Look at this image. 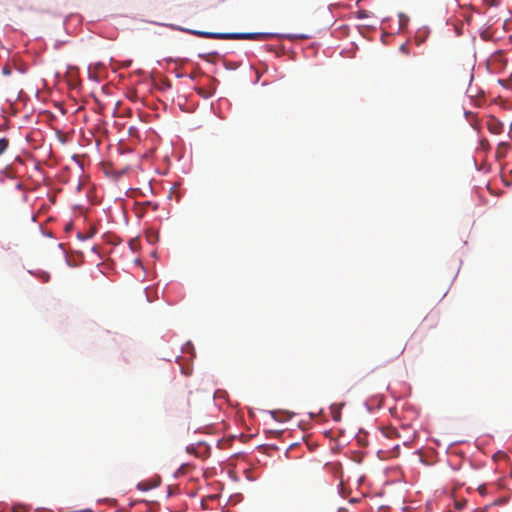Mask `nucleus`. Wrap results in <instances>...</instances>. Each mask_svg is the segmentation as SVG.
<instances>
[{"instance_id": "nucleus-1", "label": "nucleus", "mask_w": 512, "mask_h": 512, "mask_svg": "<svg viewBox=\"0 0 512 512\" xmlns=\"http://www.w3.org/2000/svg\"><path fill=\"white\" fill-rule=\"evenodd\" d=\"M194 35L209 39H222V40H257L264 41L273 36L271 33H219V32H206V31H192Z\"/></svg>"}, {"instance_id": "nucleus-2", "label": "nucleus", "mask_w": 512, "mask_h": 512, "mask_svg": "<svg viewBox=\"0 0 512 512\" xmlns=\"http://www.w3.org/2000/svg\"><path fill=\"white\" fill-rule=\"evenodd\" d=\"M192 392H189L187 396L181 398L178 402V407L182 412H188L191 408Z\"/></svg>"}, {"instance_id": "nucleus-3", "label": "nucleus", "mask_w": 512, "mask_h": 512, "mask_svg": "<svg viewBox=\"0 0 512 512\" xmlns=\"http://www.w3.org/2000/svg\"><path fill=\"white\" fill-rule=\"evenodd\" d=\"M383 434L385 435V437L387 438H393V437H396L398 436V432L395 428L393 427H387L383 430Z\"/></svg>"}, {"instance_id": "nucleus-4", "label": "nucleus", "mask_w": 512, "mask_h": 512, "mask_svg": "<svg viewBox=\"0 0 512 512\" xmlns=\"http://www.w3.org/2000/svg\"><path fill=\"white\" fill-rule=\"evenodd\" d=\"M343 406V404L339 407L336 408V406H332L331 409H332V417L335 421H340L341 420V412H340V409L341 407Z\"/></svg>"}, {"instance_id": "nucleus-5", "label": "nucleus", "mask_w": 512, "mask_h": 512, "mask_svg": "<svg viewBox=\"0 0 512 512\" xmlns=\"http://www.w3.org/2000/svg\"><path fill=\"white\" fill-rule=\"evenodd\" d=\"M9 143L7 138H0V156L8 149Z\"/></svg>"}, {"instance_id": "nucleus-6", "label": "nucleus", "mask_w": 512, "mask_h": 512, "mask_svg": "<svg viewBox=\"0 0 512 512\" xmlns=\"http://www.w3.org/2000/svg\"><path fill=\"white\" fill-rule=\"evenodd\" d=\"M405 346H406V345H405V343H404V342H400V343L396 346L395 350L393 351V356H394V357H398V356H400V355L404 352V350H405Z\"/></svg>"}, {"instance_id": "nucleus-7", "label": "nucleus", "mask_w": 512, "mask_h": 512, "mask_svg": "<svg viewBox=\"0 0 512 512\" xmlns=\"http://www.w3.org/2000/svg\"><path fill=\"white\" fill-rule=\"evenodd\" d=\"M367 16H368V14H367L366 10H360L357 12L358 19H363V18H366Z\"/></svg>"}, {"instance_id": "nucleus-8", "label": "nucleus", "mask_w": 512, "mask_h": 512, "mask_svg": "<svg viewBox=\"0 0 512 512\" xmlns=\"http://www.w3.org/2000/svg\"><path fill=\"white\" fill-rule=\"evenodd\" d=\"M463 506H464V503L456 502V508L457 509H462Z\"/></svg>"}, {"instance_id": "nucleus-9", "label": "nucleus", "mask_w": 512, "mask_h": 512, "mask_svg": "<svg viewBox=\"0 0 512 512\" xmlns=\"http://www.w3.org/2000/svg\"><path fill=\"white\" fill-rule=\"evenodd\" d=\"M502 503H504V500H503V499H499V500H496V501L494 502V504H495V505H499V504H502Z\"/></svg>"}, {"instance_id": "nucleus-10", "label": "nucleus", "mask_w": 512, "mask_h": 512, "mask_svg": "<svg viewBox=\"0 0 512 512\" xmlns=\"http://www.w3.org/2000/svg\"><path fill=\"white\" fill-rule=\"evenodd\" d=\"M476 512V511H475Z\"/></svg>"}]
</instances>
